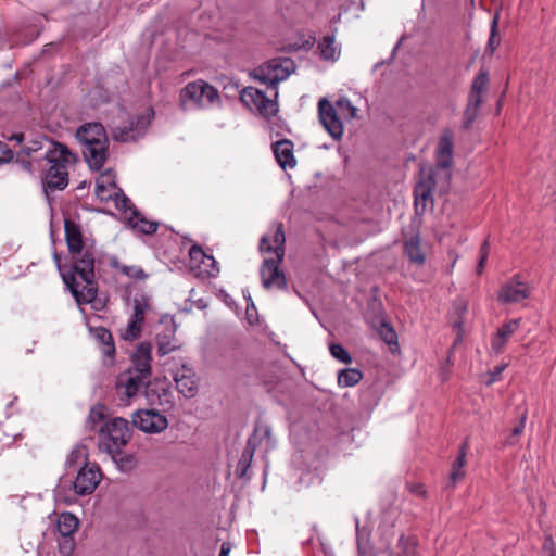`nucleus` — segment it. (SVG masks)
Masks as SVG:
<instances>
[{
    "instance_id": "20e7f679",
    "label": "nucleus",
    "mask_w": 556,
    "mask_h": 556,
    "mask_svg": "<svg viewBox=\"0 0 556 556\" xmlns=\"http://www.w3.org/2000/svg\"><path fill=\"white\" fill-rule=\"evenodd\" d=\"M75 155L70 149L60 142H53V148L48 150L45 160L50 167L43 177V188L51 190H64L68 185L67 165Z\"/></svg>"
},
{
    "instance_id": "39448f33",
    "label": "nucleus",
    "mask_w": 556,
    "mask_h": 556,
    "mask_svg": "<svg viewBox=\"0 0 556 556\" xmlns=\"http://www.w3.org/2000/svg\"><path fill=\"white\" fill-rule=\"evenodd\" d=\"M219 101L218 89L203 79L188 83L179 92V106L182 111L190 108L204 109Z\"/></svg>"
},
{
    "instance_id": "a878e982",
    "label": "nucleus",
    "mask_w": 556,
    "mask_h": 556,
    "mask_svg": "<svg viewBox=\"0 0 556 556\" xmlns=\"http://www.w3.org/2000/svg\"><path fill=\"white\" fill-rule=\"evenodd\" d=\"M91 331L100 345L102 354L113 359L116 349L111 331L104 327H96Z\"/></svg>"
},
{
    "instance_id": "09e8293b",
    "label": "nucleus",
    "mask_w": 556,
    "mask_h": 556,
    "mask_svg": "<svg viewBox=\"0 0 556 556\" xmlns=\"http://www.w3.org/2000/svg\"><path fill=\"white\" fill-rule=\"evenodd\" d=\"M541 553L542 556H556V544L551 534L545 535Z\"/></svg>"
},
{
    "instance_id": "5701e85b",
    "label": "nucleus",
    "mask_w": 556,
    "mask_h": 556,
    "mask_svg": "<svg viewBox=\"0 0 556 556\" xmlns=\"http://www.w3.org/2000/svg\"><path fill=\"white\" fill-rule=\"evenodd\" d=\"M118 187L109 172L102 173L96 180V194L101 202L113 200L114 192L118 191Z\"/></svg>"
},
{
    "instance_id": "bf43d9fd",
    "label": "nucleus",
    "mask_w": 556,
    "mask_h": 556,
    "mask_svg": "<svg viewBox=\"0 0 556 556\" xmlns=\"http://www.w3.org/2000/svg\"><path fill=\"white\" fill-rule=\"evenodd\" d=\"M258 444H260V440L256 437V430H255L254 433L249 437L243 452L254 456L255 450L257 448Z\"/></svg>"
},
{
    "instance_id": "c85d7f7f",
    "label": "nucleus",
    "mask_w": 556,
    "mask_h": 556,
    "mask_svg": "<svg viewBox=\"0 0 556 556\" xmlns=\"http://www.w3.org/2000/svg\"><path fill=\"white\" fill-rule=\"evenodd\" d=\"M146 122L144 116H138L136 121H131L129 126L126 127H117L113 131V138L116 141L127 142L129 140H135L134 132L140 125H143Z\"/></svg>"
},
{
    "instance_id": "a211bd4d",
    "label": "nucleus",
    "mask_w": 556,
    "mask_h": 556,
    "mask_svg": "<svg viewBox=\"0 0 556 556\" xmlns=\"http://www.w3.org/2000/svg\"><path fill=\"white\" fill-rule=\"evenodd\" d=\"M174 380L176 382V388L179 393H181L185 397L191 399L195 396L198 392V382L195 379V374L192 368L187 365H182L180 369L175 374Z\"/></svg>"
},
{
    "instance_id": "a18cd8bd",
    "label": "nucleus",
    "mask_w": 556,
    "mask_h": 556,
    "mask_svg": "<svg viewBox=\"0 0 556 556\" xmlns=\"http://www.w3.org/2000/svg\"><path fill=\"white\" fill-rule=\"evenodd\" d=\"M489 254H490V242H489V239L486 238L482 242L480 250H479V258H478V263L476 266V273L478 276L482 275V273L485 268V264H486Z\"/></svg>"
},
{
    "instance_id": "dca6fc26",
    "label": "nucleus",
    "mask_w": 556,
    "mask_h": 556,
    "mask_svg": "<svg viewBox=\"0 0 556 556\" xmlns=\"http://www.w3.org/2000/svg\"><path fill=\"white\" fill-rule=\"evenodd\" d=\"M151 350L152 345L148 341L140 342L131 355L132 366L128 368L132 372L138 374L142 378L151 379L152 367H151Z\"/></svg>"
},
{
    "instance_id": "c9c22d12",
    "label": "nucleus",
    "mask_w": 556,
    "mask_h": 556,
    "mask_svg": "<svg viewBox=\"0 0 556 556\" xmlns=\"http://www.w3.org/2000/svg\"><path fill=\"white\" fill-rule=\"evenodd\" d=\"M106 406L102 403H97L91 407L89 416L86 421V427L89 431L96 430V425L105 420Z\"/></svg>"
},
{
    "instance_id": "4d7b16f0",
    "label": "nucleus",
    "mask_w": 556,
    "mask_h": 556,
    "mask_svg": "<svg viewBox=\"0 0 556 556\" xmlns=\"http://www.w3.org/2000/svg\"><path fill=\"white\" fill-rule=\"evenodd\" d=\"M15 164H17L23 170H25L29 175H34V168H33L31 161L23 157V154H21V153L16 154Z\"/></svg>"
},
{
    "instance_id": "6ab92c4d",
    "label": "nucleus",
    "mask_w": 556,
    "mask_h": 556,
    "mask_svg": "<svg viewBox=\"0 0 556 556\" xmlns=\"http://www.w3.org/2000/svg\"><path fill=\"white\" fill-rule=\"evenodd\" d=\"M64 231L68 253H79V250L89 248L85 243L80 226L74 220L65 219Z\"/></svg>"
},
{
    "instance_id": "864d4df0",
    "label": "nucleus",
    "mask_w": 556,
    "mask_h": 556,
    "mask_svg": "<svg viewBox=\"0 0 556 556\" xmlns=\"http://www.w3.org/2000/svg\"><path fill=\"white\" fill-rule=\"evenodd\" d=\"M189 256L192 261L204 263L208 255L204 253L200 245L193 244L189 250Z\"/></svg>"
},
{
    "instance_id": "2f4dec72",
    "label": "nucleus",
    "mask_w": 556,
    "mask_h": 556,
    "mask_svg": "<svg viewBox=\"0 0 556 556\" xmlns=\"http://www.w3.org/2000/svg\"><path fill=\"white\" fill-rule=\"evenodd\" d=\"M378 333L381 340L390 346L392 353L399 350L397 333L390 323L382 320Z\"/></svg>"
},
{
    "instance_id": "052dcab7",
    "label": "nucleus",
    "mask_w": 556,
    "mask_h": 556,
    "mask_svg": "<svg viewBox=\"0 0 556 556\" xmlns=\"http://www.w3.org/2000/svg\"><path fill=\"white\" fill-rule=\"evenodd\" d=\"M40 149V143L38 141H34L31 146H25L21 149L18 153L30 157L33 153Z\"/></svg>"
},
{
    "instance_id": "338daca9",
    "label": "nucleus",
    "mask_w": 556,
    "mask_h": 556,
    "mask_svg": "<svg viewBox=\"0 0 556 556\" xmlns=\"http://www.w3.org/2000/svg\"><path fill=\"white\" fill-rule=\"evenodd\" d=\"M206 260L210 261V265L208 266H211L214 269V273H210V275L212 277H215L219 273V268L217 267V262L211 255H208Z\"/></svg>"
},
{
    "instance_id": "680f3d73",
    "label": "nucleus",
    "mask_w": 556,
    "mask_h": 556,
    "mask_svg": "<svg viewBox=\"0 0 556 556\" xmlns=\"http://www.w3.org/2000/svg\"><path fill=\"white\" fill-rule=\"evenodd\" d=\"M316 43V38L314 35H309L306 39H303L300 46V50L309 51L314 45Z\"/></svg>"
},
{
    "instance_id": "72a5a7b5",
    "label": "nucleus",
    "mask_w": 556,
    "mask_h": 556,
    "mask_svg": "<svg viewBox=\"0 0 556 556\" xmlns=\"http://www.w3.org/2000/svg\"><path fill=\"white\" fill-rule=\"evenodd\" d=\"M469 448L468 439H465L458 448L456 459L454 460V484L465 477V470L463 469L466 465V455Z\"/></svg>"
},
{
    "instance_id": "13d9d810",
    "label": "nucleus",
    "mask_w": 556,
    "mask_h": 556,
    "mask_svg": "<svg viewBox=\"0 0 556 556\" xmlns=\"http://www.w3.org/2000/svg\"><path fill=\"white\" fill-rule=\"evenodd\" d=\"M260 251L262 253H275L276 254V249H277V244L274 243V245L270 243V239L268 236L264 235L261 240H260V247H258Z\"/></svg>"
},
{
    "instance_id": "e2e57ef3",
    "label": "nucleus",
    "mask_w": 556,
    "mask_h": 556,
    "mask_svg": "<svg viewBox=\"0 0 556 556\" xmlns=\"http://www.w3.org/2000/svg\"><path fill=\"white\" fill-rule=\"evenodd\" d=\"M53 260H54L58 270L60 271L61 277L63 278V274H65V271H67L68 264H62L61 255L58 252L53 253Z\"/></svg>"
},
{
    "instance_id": "f3484780",
    "label": "nucleus",
    "mask_w": 556,
    "mask_h": 556,
    "mask_svg": "<svg viewBox=\"0 0 556 556\" xmlns=\"http://www.w3.org/2000/svg\"><path fill=\"white\" fill-rule=\"evenodd\" d=\"M435 181L431 170L426 173L424 168L420 170V179L414 188L415 210L417 213L426 210L427 203L431 200V192L434 189Z\"/></svg>"
},
{
    "instance_id": "49530a36",
    "label": "nucleus",
    "mask_w": 556,
    "mask_h": 556,
    "mask_svg": "<svg viewBox=\"0 0 556 556\" xmlns=\"http://www.w3.org/2000/svg\"><path fill=\"white\" fill-rule=\"evenodd\" d=\"M507 363H502L496 366L492 370H489L485 375L484 383L486 386H492L494 382L501 380L502 372L507 368Z\"/></svg>"
},
{
    "instance_id": "f03ea898",
    "label": "nucleus",
    "mask_w": 556,
    "mask_h": 556,
    "mask_svg": "<svg viewBox=\"0 0 556 556\" xmlns=\"http://www.w3.org/2000/svg\"><path fill=\"white\" fill-rule=\"evenodd\" d=\"M76 138L85 146L83 155L89 168L100 170L109 156V138L104 126L99 122L84 123L76 130Z\"/></svg>"
},
{
    "instance_id": "a19ab883",
    "label": "nucleus",
    "mask_w": 556,
    "mask_h": 556,
    "mask_svg": "<svg viewBox=\"0 0 556 556\" xmlns=\"http://www.w3.org/2000/svg\"><path fill=\"white\" fill-rule=\"evenodd\" d=\"M142 325L136 320H129L127 328L121 333V337L125 341H134L141 337Z\"/></svg>"
},
{
    "instance_id": "2eb2a0df",
    "label": "nucleus",
    "mask_w": 556,
    "mask_h": 556,
    "mask_svg": "<svg viewBox=\"0 0 556 556\" xmlns=\"http://www.w3.org/2000/svg\"><path fill=\"white\" fill-rule=\"evenodd\" d=\"M142 387L146 388L147 395H149L150 392H154L150 379L142 378L141 376H139L136 372H132L129 369L121 372L116 380L117 391L121 392L122 390H124V394L127 397H132L137 395V393Z\"/></svg>"
},
{
    "instance_id": "4468645a",
    "label": "nucleus",
    "mask_w": 556,
    "mask_h": 556,
    "mask_svg": "<svg viewBox=\"0 0 556 556\" xmlns=\"http://www.w3.org/2000/svg\"><path fill=\"white\" fill-rule=\"evenodd\" d=\"M318 117L333 139H340L343 135V123L338 116L337 110L327 98H321L318 102Z\"/></svg>"
},
{
    "instance_id": "6e6552de",
    "label": "nucleus",
    "mask_w": 556,
    "mask_h": 556,
    "mask_svg": "<svg viewBox=\"0 0 556 556\" xmlns=\"http://www.w3.org/2000/svg\"><path fill=\"white\" fill-rule=\"evenodd\" d=\"M295 70L296 64L291 58H274L258 67L255 78L276 88L279 81L288 78Z\"/></svg>"
},
{
    "instance_id": "69168bd1",
    "label": "nucleus",
    "mask_w": 556,
    "mask_h": 556,
    "mask_svg": "<svg viewBox=\"0 0 556 556\" xmlns=\"http://www.w3.org/2000/svg\"><path fill=\"white\" fill-rule=\"evenodd\" d=\"M525 419L526 417H522L521 421L511 429L513 437L518 438L523 432Z\"/></svg>"
},
{
    "instance_id": "58836bf2",
    "label": "nucleus",
    "mask_w": 556,
    "mask_h": 556,
    "mask_svg": "<svg viewBox=\"0 0 556 556\" xmlns=\"http://www.w3.org/2000/svg\"><path fill=\"white\" fill-rule=\"evenodd\" d=\"M76 548L74 534L60 535L58 538V549L61 556H72Z\"/></svg>"
},
{
    "instance_id": "de8ad7c7",
    "label": "nucleus",
    "mask_w": 556,
    "mask_h": 556,
    "mask_svg": "<svg viewBox=\"0 0 556 556\" xmlns=\"http://www.w3.org/2000/svg\"><path fill=\"white\" fill-rule=\"evenodd\" d=\"M113 201H115L116 207L118 210L127 211L130 210L132 212L134 208H136L131 203L130 200L124 194L122 189L119 188L117 192H114Z\"/></svg>"
},
{
    "instance_id": "f704fd0d",
    "label": "nucleus",
    "mask_w": 556,
    "mask_h": 556,
    "mask_svg": "<svg viewBox=\"0 0 556 556\" xmlns=\"http://www.w3.org/2000/svg\"><path fill=\"white\" fill-rule=\"evenodd\" d=\"M85 464H89L87 448L85 445H77L68 454L65 465L68 468H76Z\"/></svg>"
},
{
    "instance_id": "7c9ffc66",
    "label": "nucleus",
    "mask_w": 556,
    "mask_h": 556,
    "mask_svg": "<svg viewBox=\"0 0 556 556\" xmlns=\"http://www.w3.org/2000/svg\"><path fill=\"white\" fill-rule=\"evenodd\" d=\"M118 469L123 472H130L137 467V458L132 454H125L122 452V448L116 453H108Z\"/></svg>"
},
{
    "instance_id": "774afa93",
    "label": "nucleus",
    "mask_w": 556,
    "mask_h": 556,
    "mask_svg": "<svg viewBox=\"0 0 556 556\" xmlns=\"http://www.w3.org/2000/svg\"><path fill=\"white\" fill-rule=\"evenodd\" d=\"M129 320H136V321H138L140 324H143L144 315H143L142 311H140V309H137V312L134 311V314L131 315Z\"/></svg>"
},
{
    "instance_id": "3c124183",
    "label": "nucleus",
    "mask_w": 556,
    "mask_h": 556,
    "mask_svg": "<svg viewBox=\"0 0 556 556\" xmlns=\"http://www.w3.org/2000/svg\"><path fill=\"white\" fill-rule=\"evenodd\" d=\"M399 545L403 548L405 555L408 556L415 554L416 541L414 539L401 535Z\"/></svg>"
},
{
    "instance_id": "7ed1b4c3",
    "label": "nucleus",
    "mask_w": 556,
    "mask_h": 556,
    "mask_svg": "<svg viewBox=\"0 0 556 556\" xmlns=\"http://www.w3.org/2000/svg\"><path fill=\"white\" fill-rule=\"evenodd\" d=\"M275 227L271 241L277 244L276 257L265 258L263 261L260 267V276L264 289L269 290L271 288H277L279 290H287L288 280L283 270L280 268V264L282 263L286 253V236L283 225L281 223H277Z\"/></svg>"
},
{
    "instance_id": "393cba45",
    "label": "nucleus",
    "mask_w": 556,
    "mask_h": 556,
    "mask_svg": "<svg viewBox=\"0 0 556 556\" xmlns=\"http://www.w3.org/2000/svg\"><path fill=\"white\" fill-rule=\"evenodd\" d=\"M452 165V136L445 132L437 148V168L446 169Z\"/></svg>"
},
{
    "instance_id": "e433bc0d",
    "label": "nucleus",
    "mask_w": 556,
    "mask_h": 556,
    "mask_svg": "<svg viewBox=\"0 0 556 556\" xmlns=\"http://www.w3.org/2000/svg\"><path fill=\"white\" fill-rule=\"evenodd\" d=\"M362 378L363 372L356 368L341 369L338 374V382L344 387H354L362 380Z\"/></svg>"
},
{
    "instance_id": "9d476101",
    "label": "nucleus",
    "mask_w": 556,
    "mask_h": 556,
    "mask_svg": "<svg viewBox=\"0 0 556 556\" xmlns=\"http://www.w3.org/2000/svg\"><path fill=\"white\" fill-rule=\"evenodd\" d=\"M102 479L100 466L97 463L85 464L79 467L76 479L73 483L74 492L78 495H89L99 485Z\"/></svg>"
},
{
    "instance_id": "0eeeda50",
    "label": "nucleus",
    "mask_w": 556,
    "mask_h": 556,
    "mask_svg": "<svg viewBox=\"0 0 556 556\" xmlns=\"http://www.w3.org/2000/svg\"><path fill=\"white\" fill-rule=\"evenodd\" d=\"M490 84L489 71L481 67L479 73L475 76L470 91L468 94V102L463 112L460 129L469 130L478 117L479 109L483 102L482 93L486 91Z\"/></svg>"
},
{
    "instance_id": "0e129e2a",
    "label": "nucleus",
    "mask_w": 556,
    "mask_h": 556,
    "mask_svg": "<svg viewBox=\"0 0 556 556\" xmlns=\"http://www.w3.org/2000/svg\"><path fill=\"white\" fill-rule=\"evenodd\" d=\"M280 51L283 53L298 52V51H300V46H299V43H288V45L282 46L280 48Z\"/></svg>"
},
{
    "instance_id": "ddd939ff",
    "label": "nucleus",
    "mask_w": 556,
    "mask_h": 556,
    "mask_svg": "<svg viewBox=\"0 0 556 556\" xmlns=\"http://www.w3.org/2000/svg\"><path fill=\"white\" fill-rule=\"evenodd\" d=\"M132 424L146 433H160L168 426L165 415L157 410H137L132 416Z\"/></svg>"
},
{
    "instance_id": "f257e3e1",
    "label": "nucleus",
    "mask_w": 556,
    "mask_h": 556,
    "mask_svg": "<svg viewBox=\"0 0 556 556\" xmlns=\"http://www.w3.org/2000/svg\"><path fill=\"white\" fill-rule=\"evenodd\" d=\"M70 256L71 263L63 274V282L78 304L92 303L98 295L93 249L79 250V253H70Z\"/></svg>"
},
{
    "instance_id": "cd10ccee",
    "label": "nucleus",
    "mask_w": 556,
    "mask_h": 556,
    "mask_svg": "<svg viewBox=\"0 0 556 556\" xmlns=\"http://www.w3.org/2000/svg\"><path fill=\"white\" fill-rule=\"evenodd\" d=\"M128 222L132 228H137L144 235H154L159 229V223L147 220L137 208L132 210V215L129 217Z\"/></svg>"
},
{
    "instance_id": "b1692460",
    "label": "nucleus",
    "mask_w": 556,
    "mask_h": 556,
    "mask_svg": "<svg viewBox=\"0 0 556 556\" xmlns=\"http://www.w3.org/2000/svg\"><path fill=\"white\" fill-rule=\"evenodd\" d=\"M317 52L320 60L336 62L340 56V47L336 45L334 34L323 37L317 42Z\"/></svg>"
},
{
    "instance_id": "37998d69",
    "label": "nucleus",
    "mask_w": 556,
    "mask_h": 556,
    "mask_svg": "<svg viewBox=\"0 0 556 556\" xmlns=\"http://www.w3.org/2000/svg\"><path fill=\"white\" fill-rule=\"evenodd\" d=\"M253 457L251 454L242 452L236 468V475L238 478H250L248 471L251 467Z\"/></svg>"
},
{
    "instance_id": "1a4fd4ad",
    "label": "nucleus",
    "mask_w": 556,
    "mask_h": 556,
    "mask_svg": "<svg viewBox=\"0 0 556 556\" xmlns=\"http://www.w3.org/2000/svg\"><path fill=\"white\" fill-rule=\"evenodd\" d=\"M240 101L250 111L257 112L263 118L270 121L278 113V102L269 99L262 90L249 86L240 91Z\"/></svg>"
},
{
    "instance_id": "ea45409f",
    "label": "nucleus",
    "mask_w": 556,
    "mask_h": 556,
    "mask_svg": "<svg viewBox=\"0 0 556 556\" xmlns=\"http://www.w3.org/2000/svg\"><path fill=\"white\" fill-rule=\"evenodd\" d=\"M142 325L136 320H129L127 328L121 333V337L125 341H134L141 337Z\"/></svg>"
},
{
    "instance_id": "aec40b11",
    "label": "nucleus",
    "mask_w": 556,
    "mask_h": 556,
    "mask_svg": "<svg viewBox=\"0 0 556 556\" xmlns=\"http://www.w3.org/2000/svg\"><path fill=\"white\" fill-rule=\"evenodd\" d=\"M520 325V319H510L504 323L491 339V348L496 354L504 352V348L508 339L517 331Z\"/></svg>"
},
{
    "instance_id": "603ef678",
    "label": "nucleus",
    "mask_w": 556,
    "mask_h": 556,
    "mask_svg": "<svg viewBox=\"0 0 556 556\" xmlns=\"http://www.w3.org/2000/svg\"><path fill=\"white\" fill-rule=\"evenodd\" d=\"M14 155V151L5 142L0 141V165L12 162Z\"/></svg>"
},
{
    "instance_id": "412c9836",
    "label": "nucleus",
    "mask_w": 556,
    "mask_h": 556,
    "mask_svg": "<svg viewBox=\"0 0 556 556\" xmlns=\"http://www.w3.org/2000/svg\"><path fill=\"white\" fill-rule=\"evenodd\" d=\"M175 332H176V324L174 318H172L164 331L157 333L156 336V344H157V355L165 356L168 353L176 351L179 349V345L174 343L175 341Z\"/></svg>"
},
{
    "instance_id": "4be33fe9",
    "label": "nucleus",
    "mask_w": 556,
    "mask_h": 556,
    "mask_svg": "<svg viewBox=\"0 0 556 556\" xmlns=\"http://www.w3.org/2000/svg\"><path fill=\"white\" fill-rule=\"evenodd\" d=\"M273 151L278 164L282 167L293 168L296 161L293 154V142L289 139H282L273 144Z\"/></svg>"
},
{
    "instance_id": "5fc2aeb1",
    "label": "nucleus",
    "mask_w": 556,
    "mask_h": 556,
    "mask_svg": "<svg viewBox=\"0 0 556 556\" xmlns=\"http://www.w3.org/2000/svg\"><path fill=\"white\" fill-rule=\"evenodd\" d=\"M150 307V296L147 294H141L139 298H136L134 301V311L137 309L142 311L143 315L146 311Z\"/></svg>"
},
{
    "instance_id": "8fccbe9b",
    "label": "nucleus",
    "mask_w": 556,
    "mask_h": 556,
    "mask_svg": "<svg viewBox=\"0 0 556 556\" xmlns=\"http://www.w3.org/2000/svg\"><path fill=\"white\" fill-rule=\"evenodd\" d=\"M337 108L342 112H346L351 118L356 117L357 109L352 104V102L346 98H340L337 101Z\"/></svg>"
},
{
    "instance_id": "79ce46f5",
    "label": "nucleus",
    "mask_w": 556,
    "mask_h": 556,
    "mask_svg": "<svg viewBox=\"0 0 556 556\" xmlns=\"http://www.w3.org/2000/svg\"><path fill=\"white\" fill-rule=\"evenodd\" d=\"M142 325L136 320H129L127 328L121 333V337L125 341H134L141 337Z\"/></svg>"
},
{
    "instance_id": "c756f323",
    "label": "nucleus",
    "mask_w": 556,
    "mask_h": 556,
    "mask_svg": "<svg viewBox=\"0 0 556 556\" xmlns=\"http://www.w3.org/2000/svg\"><path fill=\"white\" fill-rule=\"evenodd\" d=\"M498 23H500V12L496 11L492 17L490 25V36L485 47V53L489 55H493L495 50L501 45V36L498 33Z\"/></svg>"
},
{
    "instance_id": "473e14b6",
    "label": "nucleus",
    "mask_w": 556,
    "mask_h": 556,
    "mask_svg": "<svg viewBox=\"0 0 556 556\" xmlns=\"http://www.w3.org/2000/svg\"><path fill=\"white\" fill-rule=\"evenodd\" d=\"M357 533V552L359 556H376L372 545L369 540V531L364 527L356 526Z\"/></svg>"
},
{
    "instance_id": "423d86ee",
    "label": "nucleus",
    "mask_w": 556,
    "mask_h": 556,
    "mask_svg": "<svg viewBox=\"0 0 556 556\" xmlns=\"http://www.w3.org/2000/svg\"><path fill=\"white\" fill-rule=\"evenodd\" d=\"M98 433L99 448L106 453H116L130 441L132 430L128 420L116 417L104 422Z\"/></svg>"
},
{
    "instance_id": "c03bdc74",
    "label": "nucleus",
    "mask_w": 556,
    "mask_h": 556,
    "mask_svg": "<svg viewBox=\"0 0 556 556\" xmlns=\"http://www.w3.org/2000/svg\"><path fill=\"white\" fill-rule=\"evenodd\" d=\"M330 354L336 359L344 363V364H351L352 363V356L349 353V351L340 343H332L330 344Z\"/></svg>"
},
{
    "instance_id": "f8f14e48",
    "label": "nucleus",
    "mask_w": 556,
    "mask_h": 556,
    "mask_svg": "<svg viewBox=\"0 0 556 556\" xmlns=\"http://www.w3.org/2000/svg\"><path fill=\"white\" fill-rule=\"evenodd\" d=\"M404 236V254L410 263L424 265L426 262V252L421 248V239L419 235V225L412 222L408 228L403 230Z\"/></svg>"
},
{
    "instance_id": "6e6d98bb",
    "label": "nucleus",
    "mask_w": 556,
    "mask_h": 556,
    "mask_svg": "<svg viewBox=\"0 0 556 556\" xmlns=\"http://www.w3.org/2000/svg\"><path fill=\"white\" fill-rule=\"evenodd\" d=\"M406 489L417 497L424 498L427 494L426 488L422 483L406 482Z\"/></svg>"
},
{
    "instance_id": "bb28decb",
    "label": "nucleus",
    "mask_w": 556,
    "mask_h": 556,
    "mask_svg": "<svg viewBox=\"0 0 556 556\" xmlns=\"http://www.w3.org/2000/svg\"><path fill=\"white\" fill-rule=\"evenodd\" d=\"M79 527V519L70 511L61 513L56 519V529L60 535L75 534Z\"/></svg>"
},
{
    "instance_id": "4c0bfd02",
    "label": "nucleus",
    "mask_w": 556,
    "mask_h": 556,
    "mask_svg": "<svg viewBox=\"0 0 556 556\" xmlns=\"http://www.w3.org/2000/svg\"><path fill=\"white\" fill-rule=\"evenodd\" d=\"M111 265L118 269L123 275L136 280H144L148 277V275L140 266L122 265L117 262V260H112Z\"/></svg>"
},
{
    "instance_id": "9b49d317",
    "label": "nucleus",
    "mask_w": 556,
    "mask_h": 556,
    "mask_svg": "<svg viewBox=\"0 0 556 556\" xmlns=\"http://www.w3.org/2000/svg\"><path fill=\"white\" fill-rule=\"evenodd\" d=\"M531 289L528 282L521 280L520 274H515L497 292V300L504 304L519 303L529 299Z\"/></svg>"
}]
</instances>
